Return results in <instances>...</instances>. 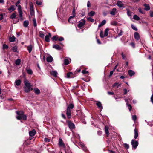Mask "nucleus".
<instances>
[{
    "instance_id": "nucleus-1",
    "label": "nucleus",
    "mask_w": 153,
    "mask_h": 153,
    "mask_svg": "<svg viewBox=\"0 0 153 153\" xmlns=\"http://www.w3.org/2000/svg\"><path fill=\"white\" fill-rule=\"evenodd\" d=\"M17 115L16 118L18 120H21L22 119L24 120H25L27 119V116L26 115L24 114L23 111H16Z\"/></svg>"
},
{
    "instance_id": "nucleus-2",
    "label": "nucleus",
    "mask_w": 153,
    "mask_h": 153,
    "mask_svg": "<svg viewBox=\"0 0 153 153\" xmlns=\"http://www.w3.org/2000/svg\"><path fill=\"white\" fill-rule=\"evenodd\" d=\"M24 83L25 85L24 91L26 92H28L33 90V88H32V85H31L30 83L27 80L25 79L24 81Z\"/></svg>"
},
{
    "instance_id": "nucleus-3",
    "label": "nucleus",
    "mask_w": 153,
    "mask_h": 153,
    "mask_svg": "<svg viewBox=\"0 0 153 153\" xmlns=\"http://www.w3.org/2000/svg\"><path fill=\"white\" fill-rule=\"evenodd\" d=\"M74 106H68L66 109V115L68 118H71V111L74 108Z\"/></svg>"
},
{
    "instance_id": "nucleus-4",
    "label": "nucleus",
    "mask_w": 153,
    "mask_h": 153,
    "mask_svg": "<svg viewBox=\"0 0 153 153\" xmlns=\"http://www.w3.org/2000/svg\"><path fill=\"white\" fill-rule=\"evenodd\" d=\"M68 126L69 128L71 130L74 129L75 128V126L74 124L70 120L67 121Z\"/></svg>"
},
{
    "instance_id": "nucleus-5",
    "label": "nucleus",
    "mask_w": 153,
    "mask_h": 153,
    "mask_svg": "<svg viewBox=\"0 0 153 153\" xmlns=\"http://www.w3.org/2000/svg\"><path fill=\"white\" fill-rule=\"evenodd\" d=\"M131 143L132 145V148H134L135 149H136L138 145V141L134 139L131 140Z\"/></svg>"
},
{
    "instance_id": "nucleus-6",
    "label": "nucleus",
    "mask_w": 153,
    "mask_h": 153,
    "mask_svg": "<svg viewBox=\"0 0 153 153\" xmlns=\"http://www.w3.org/2000/svg\"><path fill=\"white\" fill-rule=\"evenodd\" d=\"M85 23V21L84 19H82L81 21L77 25L78 27L79 28H81L84 25Z\"/></svg>"
},
{
    "instance_id": "nucleus-7",
    "label": "nucleus",
    "mask_w": 153,
    "mask_h": 153,
    "mask_svg": "<svg viewBox=\"0 0 153 153\" xmlns=\"http://www.w3.org/2000/svg\"><path fill=\"white\" fill-rule=\"evenodd\" d=\"M21 82V81L20 79L16 80L15 82V87L17 88H18L19 87H17V86H19L20 85Z\"/></svg>"
},
{
    "instance_id": "nucleus-8",
    "label": "nucleus",
    "mask_w": 153,
    "mask_h": 153,
    "mask_svg": "<svg viewBox=\"0 0 153 153\" xmlns=\"http://www.w3.org/2000/svg\"><path fill=\"white\" fill-rule=\"evenodd\" d=\"M59 145L60 146L65 147V145L63 143L62 140L61 138H59Z\"/></svg>"
},
{
    "instance_id": "nucleus-9",
    "label": "nucleus",
    "mask_w": 153,
    "mask_h": 153,
    "mask_svg": "<svg viewBox=\"0 0 153 153\" xmlns=\"http://www.w3.org/2000/svg\"><path fill=\"white\" fill-rule=\"evenodd\" d=\"M48 35H47L45 37V39L46 42H50V38L51 37V35L50 33H48Z\"/></svg>"
},
{
    "instance_id": "nucleus-10",
    "label": "nucleus",
    "mask_w": 153,
    "mask_h": 153,
    "mask_svg": "<svg viewBox=\"0 0 153 153\" xmlns=\"http://www.w3.org/2000/svg\"><path fill=\"white\" fill-rule=\"evenodd\" d=\"M71 60L69 58H65L64 60V64L65 65L68 64L71 62Z\"/></svg>"
},
{
    "instance_id": "nucleus-11",
    "label": "nucleus",
    "mask_w": 153,
    "mask_h": 153,
    "mask_svg": "<svg viewBox=\"0 0 153 153\" xmlns=\"http://www.w3.org/2000/svg\"><path fill=\"white\" fill-rule=\"evenodd\" d=\"M117 5L120 8L124 6L123 4L120 1H117Z\"/></svg>"
},
{
    "instance_id": "nucleus-12",
    "label": "nucleus",
    "mask_w": 153,
    "mask_h": 153,
    "mask_svg": "<svg viewBox=\"0 0 153 153\" xmlns=\"http://www.w3.org/2000/svg\"><path fill=\"white\" fill-rule=\"evenodd\" d=\"M16 8L15 7V6L13 5H11L10 7L8 8V10L9 11L11 12L16 10Z\"/></svg>"
},
{
    "instance_id": "nucleus-13",
    "label": "nucleus",
    "mask_w": 153,
    "mask_h": 153,
    "mask_svg": "<svg viewBox=\"0 0 153 153\" xmlns=\"http://www.w3.org/2000/svg\"><path fill=\"white\" fill-rule=\"evenodd\" d=\"M138 136V130L135 128L134 130V138L136 139Z\"/></svg>"
},
{
    "instance_id": "nucleus-14",
    "label": "nucleus",
    "mask_w": 153,
    "mask_h": 153,
    "mask_svg": "<svg viewBox=\"0 0 153 153\" xmlns=\"http://www.w3.org/2000/svg\"><path fill=\"white\" fill-rule=\"evenodd\" d=\"M36 134V131L34 129L30 131L29 132V134L30 136L33 137Z\"/></svg>"
},
{
    "instance_id": "nucleus-15",
    "label": "nucleus",
    "mask_w": 153,
    "mask_h": 153,
    "mask_svg": "<svg viewBox=\"0 0 153 153\" xmlns=\"http://www.w3.org/2000/svg\"><path fill=\"white\" fill-rule=\"evenodd\" d=\"M109 127L108 126L106 125L105 127V132L106 135L107 137H108L109 135V131L108 129Z\"/></svg>"
},
{
    "instance_id": "nucleus-16",
    "label": "nucleus",
    "mask_w": 153,
    "mask_h": 153,
    "mask_svg": "<svg viewBox=\"0 0 153 153\" xmlns=\"http://www.w3.org/2000/svg\"><path fill=\"white\" fill-rule=\"evenodd\" d=\"M116 11L117 9L116 8H114L112 9V10L110 12V13L112 16H114L116 14Z\"/></svg>"
},
{
    "instance_id": "nucleus-17",
    "label": "nucleus",
    "mask_w": 153,
    "mask_h": 153,
    "mask_svg": "<svg viewBox=\"0 0 153 153\" xmlns=\"http://www.w3.org/2000/svg\"><path fill=\"white\" fill-rule=\"evenodd\" d=\"M134 36V38L137 40H138L140 39L139 33L137 32H135Z\"/></svg>"
},
{
    "instance_id": "nucleus-18",
    "label": "nucleus",
    "mask_w": 153,
    "mask_h": 153,
    "mask_svg": "<svg viewBox=\"0 0 153 153\" xmlns=\"http://www.w3.org/2000/svg\"><path fill=\"white\" fill-rule=\"evenodd\" d=\"M50 74L51 75L53 76L54 77H56L57 76V72L55 71H52L50 72Z\"/></svg>"
},
{
    "instance_id": "nucleus-19",
    "label": "nucleus",
    "mask_w": 153,
    "mask_h": 153,
    "mask_svg": "<svg viewBox=\"0 0 153 153\" xmlns=\"http://www.w3.org/2000/svg\"><path fill=\"white\" fill-rule=\"evenodd\" d=\"M67 76L68 78H71L74 77L73 74L72 72H69L67 73Z\"/></svg>"
},
{
    "instance_id": "nucleus-20",
    "label": "nucleus",
    "mask_w": 153,
    "mask_h": 153,
    "mask_svg": "<svg viewBox=\"0 0 153 153\" xmlns=\"http://www.w3.org/2000/svg\"><path fill=\"white\" fill-rule=\"evenodd\" d=\"M144 6L145 7L144 9L147 11H148L150 10V7L149 4H144Z\"/></svg>"
},
{
    "instance_id": "nucleus-21",
    "label": "nucleus",
    "mask_w": 153,
    "mask_h": 153,
    "mask_svg": "<svg viewBox=\"0 0 153 153\" xmlns=\"http://www.w3.org/2000/svg\"><path fill=\"white\" fill-rule=\"evenodd\" d=\"M46 60L48 62H51L53 60V58L51 56H48Z\"/></svg>"
},
{
    "instance_id": "nucleus-22",
    "label": "nucleus",
    "mask_w": 153,
    "mask_h": 153,
    "mask_svg": "<svg viewBox=\"0 0 153 153\" xmlns=\"http://www.w3.org/2000/svg\"><path fill=\"white\" fill-rule=\"evenodd\" d=\"M135 72L133 71L130 70L128 71V74L130 76H133L135 74Z\"/></svg>"
},
{
    "instance_id": "nucleus-23",
    "label": "nucleus",
    "mask_w": 153,
    "mask_h": 153,
    "mask_svg": "<svg viewBox=\"0 0 153 153\" xmlns=\"http://www.w3.org/2000/svg\"><path fill=\"white\" fill-rule=\"evenodd\" d=\"M106 23V20H103L102 22L99 24L98 25V27L100 28L101 26L104 25Z\"/></svg>"
},
{
    "instance_id": "nucleus-24",
    "label": "nucleus",
    "mask_w": 153,
    "mask_h": 153,
    "mask_svg": "<svg viewBox=\"0 0 153 153\" xmlns=\"http://www.w3.org/2000/svg\"><path fill=\"white\" fill-rule=\"evenodd\" d=\"M29 6H30V11L34 10L33 5V4L32 2H30Z\"/></svg>"
},
{
    "instance_id": "nucleus-25",
    "label": "nucleus",
    "mask_w": 153,
    "mask_h": 153,
    "mask_svg": "<svg viewBox=\"0 0 153 153\" xmlns=\"http://www.w3.org/2000/svg\"><path fill=\"white\" fill-rule=\"evenodd\" d=\"M29 25V22L28 20L25 21L23 23V25L25 27H28Z\"/></svg>"
},
{
    "instance_id": "nucleus-26",
    "label": "nucleus",
    "mask_w": 153,
    "mask_h": 153,
    "mask_svg": "<svg viewBox=\"0 0 153 153\" xmlns=\"http://www.w3.org/2000/svg\"><path fill=\"white\" fill-rule=\"evenodd\" d=\"M19 18L18 19H20L21 21H22L23 20L22 18V12H19Z\"/></svg>"
},
{
    "instance_id": "nucleus-27",
    "label": "nucleus",
    "mask_w": 153,
    "mask_h": 153,
    "mask_svg": "<svg viewBox=\"0 0 153 153\" xmlns=\"http://www.w3.org/2000/svg\"><path fill=\"white\" fill-rule=\"evenodd\" d=\"M53 48L58 50H60L61 49V47L57 45H53Z\"/></svg>"
},
{
    "instance_id": "nucleus-28",
    "label": "nucleus",
    "mask_w": 153,
    "mask_h": 153,
    "mask_svg": "<svg viewBox=\"0 0 153 153\" xmlns=\"http://www.w3.org/2000/svg\"><path fill=\"white\" fill-rule=\"evenodd\" d=\"M15 39L16 38L14 36L12 37H10L9 38V41L10 42H13L15 41Z\"/></svg>"
},
{
    "instance_id": "nucleus-29",
    "label": "nucleus",
    "mask_w": 153,
    "mask_h": 153,
    "mask_svg": "<svg viewBox=\"0 0 153 153\" xmlns=\"http://www.w3.org/2000/svg\"><path fill=\"white\" fill-rule=\"evenodd\" d=\"M27 49L28 50L29 53H30L32 50V46L31 45H30L27 47Z\"/></svg>"
},
{
    "instance_id": "nucleus-30",
    "label": "nucleus",
    "mask_w": 153,
    "mask_h": 153,
    "mask_svg": "<svg viewBox=\"0 0 153 153\" xmlns=\"http://www.w3.org/2000/svg\"><path fill=\"white\" fill-rule=\"evenodd\" d=\"M126 10L127 11V14L129 16L131 17V15L133 13L130 11V10L128 9H126Z\"/></svg>"
},
{
    "instance_id": "nucleus-31",
    "label": "nucleus",
    "mask_w": 153,
    "mask_h": 153,
    "mask_svg": "<svg viewBox=\"0 0 153 153\" xmlns=\"http://www.w3.org/2000/svg\"><path fill=\"white\" fill-rule=\"evenodd\" d=\"M45 35L43 32L42 31H39V36L40 37L42 38H44V37Z\"/></svg>"
},
{
    "instance_id": "nucleus-32",
    "label": "nucleus",
    "mask_w": 153,
    "mask_h": 153,
    "mask_svg": "<svg viewBox=\"0 0 153 153\" xmlns=\"http://www.w3.org/2000/svg\"><path fill=\"white\" fill-rule=\"evenodd\" d=\"M109 29L108 28H106L104 31V36H106L108 35Z\"/></svg>"
},
{
    "instance_id": "nucleus-33",
    "label": "nucleus",
    "mask_w": 153,
    "mask_h": 153,
    "mask_svg": "<svg viewBox=\"0 0 153 153\" xmlns=\"http://www.w3.org/2000/svg\"><path fill=\"white\" fill-rule=\"evenodd\" d=\"M16 17V13H13L10 16V18L11 19H13Z\"/></svg>"
},
{
    "instance_id": "nucleus-34",
    "label": "nucleus",
    "mask_w": 153,
    "mask_h": 153,
    "mask_svg": "<svg viewBox=\"0 0 153 153\" xmlns=\"http://www.w3.org/2000/svg\"><path fill=\"white\" fill-rule=\"evenodd\" d=\"M34 90L35 93L36 94H39V93H40V91L39 89L38 88H34Z\"/></svg>"
},
{
    "instance_id": "nucleus-35",
    "label": "nucleus",
    "mask_w": 153,
    "mask_h": 153,
    "mask_svg": "<svg viewBox=\"0 0 153 153\" xmlns=\"http://www.w3.org/2000/svg\"><path fill=\"white\" fill-rule=\"evenodd\" d=\"M95 14V12L93 11H91L89 13H88V15L89 16H92Z\"/></svg>"
},
{
    "instance_id": "nucleus-36",
    "label": "nucleus",
    "mask_w": 153,
    "mask_h": 153,
    "mask_svg": "<svg viewBox=\"0 0 153 153\" xmlns=\"http://www.w3.org/2000/svg\"><path fill=\"white\" fill-rule=\"evenodd\" d=\"M20 59H17L16 60L15 63L16 65H18L20 64Z\"/></svg>"
},
{
    "instance_id": "nucleus-37",
    "label": "nucleus",
    "mask_w": 153,
    "mask_h": 153,
    "mask_svg": "<svg viewBox=\"0 0 153 153\" xmlns=\"http://www.w3.org/2000/svg\"><path fill=\"white\" fill-rule=\"evenodd\" d=\"M27 73L31 75L33 74V72L30 69H27Z\"/></svg>"
},
{
    "instance_id": "nucleus-38",
    "label": "nucleus",
    "mask_w": 153,
    "mask_h": 153,
    "mask_svg": "<svg viewBox=\"0 0 153 153\" xmlns=\"http://www.w3.org/2000/svg\"><path fill=\"white\" fill-rule=\"evenodd\" d=\"M12 50L14 52H16L17 50V48L16 46H15L12 48Z\"/></svg>"
},
{
    "instance_id": "nucleus-39",
    "label": "nucleus",
    "mask_w": 153,
    "mask_h": 153,
    "mask_svg": "<svg viewBox=\"0 0 153 153\" xmlns=\"http://www.w3.org/2000/svg\"><path fill=\"white\" fill-rule=\"evenodd\" d=\"M33 25L34 27H36L37 26L36 22V19L35 18H33Z\"/></svg>"
},
{
    "instance_id": "nucleus-40",
    "label": "nucleus",
    "mask_w": 153,
    "mask_h": 153,
    "mask_svg": "<svg viewBox=\"0 0 153 153\" xmlns=\"http://www.w3.org/2000/svg\"><path fill=\"white\" fill-rule=\"evenodd\" d=\"M133 18L135 20H139L140 19V18L137 15H134L133 16Z\"/></svg>"
},
{
    "instance_id": "nucleus-41",
    "label": "nucleus",
    "mask_w": 153,
    "mask_h": 153,
    "mask_svg": "<svg viewBox=\"0 0 153 153\" xmlns=\"http://www.w3.org/2000/svg\"><path fill=\"white\" fill-rule=\"evenodd\" d=\"M16 7H18V11L19 12H22V10L21 7L20 5H18L17 6H16Z\"/></svg>"
},
{
    "instance_id": "nucleus-42",
    "label": "nucleus",
    "mask_w": 153,
    "mask_h": 153,
    "mask_svg": "<svg viewBox=\"0 0 153 153\" xmlns=\"http://www.w3.org/2000/svg\"><path fill=\"white\" fill-rule=\"evenodd\" d=\"M123 146L124 148L127 149L129 148V145L128 144L124 143L123 144Z\"/></svg>"
},
{
    "instance_id": "nucleus-43",
    "label": "nucleus",
    "mask_w": 153,
    "mask_h": 153,
    "mask_svg": "<svg viewBox=\"0 0 153 153\" xmlns=\"http://www.w3.org/2000/svg\"><path fill=\"white\" fill-rule=\"evenodd\" d=\"M87 19L88 21H90L92 22H93L94 21V20L92 18L90 17L87 18Z\"/></svg>"
},
{
    "instance_id": "nucleus-44",
    "label": "nucleus",
    "mask_w": 153,
    "mask_h": 153,
    "mask_svg": "<svg viewBox=\"0 0 153 153\" xmlns=\"http://www.w3.org/2000/svg\"><path fill=\"white\" fill-rule=\"evenodd\" d=\"M58 39V37L57 36H54L52 38V40H53L56 41Z\"/></svg>"
},
{
    "instance_id": "nucleus-45",
    "label": "nucleus",
    "mask_w": 153,
    "mask_h": 153,
    "mask_svg": "<svg viewBox=\"0 0 153 153\" xmlns=\"http://www.w3.org/2000/svg\"><path fill=\"white\" fill-rule=\"evenodd\" d=\"M100 36L101 38H103L104 36V35H103V33L102 31H101L100 33Z\"/></svg>"
},
{
    "instance_id": "nucleus-46",
    "label": "nucleus",
    "mask_w": 153,
    "mask_h": 153,
    "mask_svg": "<svg viewBox=\"0 0 153 153\" xmlns=\"http://www.w3.org/2000/svg\"><path fill=\"white\" fill-rule=\"evenodd\" d=\"M131 27L135 31H137V27L134 25L132 24L131 25Z\"/></svg>"
},
{
    "instance_id": "nucleus-47",
    "label": "nucleus",
    "mask_w": 153,
    "mask_h": 153,
    "mask_svg": "<svg viewBox=\"0 0 153 153\" xmlns=\"http://www.w3.org/2000/svg\"><path fill=\"white\" fill-rule=\"evenodd\" d=\"M137 118V117L136 115H132V119L134 121H135L136 120Z\"/></svg>"
},
{
    "instance_id": "nucleus-48",
    "label": "nucleus",
    "mask_w": 153,
    "mask_h": 153,
    "mask_svg": "<svg viewBox=\"0 0 153 153\" xmlns=\"http://www.w3.org/2000/svg\"><path fill=\"white\" fill-rule=\"evenodd\" d=\"M81 147L84 150L86 151L87 150V148L84 145H82Z\"/></svg>"
},
{
    "instance_id": "nucleus-49",
    "label": "nucleus",
    "mask_w": 153,
    "mask_h": 153,
    "mask_svg": "<svg viewBox=\"0 0 153 153\" xmlns=\"http://www.w3.org/2000/svg\"><path fill=\"white\" fill-rule=\"evenodd\" d=\"M3 48L4 49H7L8 48V46L5 44H3Z\"/></svg>"
},
{
    "instance_id": "nucleus-50",
    "label": "nucleus",
    "mask_w": 153,
    "mask_h": 153,
    "mask_svg": "<svg viewBox=\"0 0 153 153\" xmlns=\"http://www.w3.org/2000/svg\"><path fill=\"white\" fill-rule=\"evenodd\" d=\"M44 141L46 142H50V140L48 138H44Z\"/></svg>"
},
{
    "instance_id": "nucleus-51",
    "label": "nucleus",
    "mask_w": 153,
    "mask_h": 153,
    "mask_svg": "<svg viewBox=\"0 0 153 153\" xmlns=\"http://www.w3.org/2000/svg\"><path fill=\"white\" fill-rule=\"evenodd\" d=\"M36 4L38 5H41L42 4V2H41L38 1H36Z\"/></svg>"
},
{
    "instance_id": "nucleus-52",
    "label": "nucleus",
    "mask_w": 153,
    "mask_h": 153,
    "mask_svg": "<svg viewBox=\"0 0 153 153\" xmlns=\"http://www.w3.org/2000/svg\"><path fill=\"white\" fill-rule=\"evenodd\" d=\"M123 34V31L122 30H120V33H118V37H120V36H122Z\"/></svg>"
},
{
    "instance_id": "nucleus-53",
    "label": "nucleus",
    "mask_w": 153,
    "mask_h": 153,
    "mask_svg": "<svg viewBox=\"0 0 153 153\" xmlns=\"http://www.w3.org/2000/svg\"><path fill=\"white\" fill-rule=\"evenodd\" d=\"M88 71L85 70H83L82 71V73L84 74H86L88 73Z\"/></svg>"
},
{
    "instance_id": "nucleus-54",
    "label": "nucleus",
    "mask_w": 153,
    "mask_h": 153,
    "mask_svg": "<svg viewBox=\"0 0 153 153\" xmlns=\"http://www.w3.org/2000/svg\"><path fill=\"white\" fill-rule=\"evenodd\" d=\"M123 91H124V94L125 95L126 94V93H127V92H129V90H128L127 91V89H124Z\"/></svg>"
},
{
    "instance_id": "nucleus-55",
    "label": "nucleus",
    "mask_w": 153,
    "mask_h": 153,
    "mask_svg": "<svg viewBox=\"0 0 153 153\" xmlns=\"http://www.w3.org/2000/svg\"><path fill=\"white\" fill-rule=\"evenodd\" d=\"M102 132L101 131H97V134L99 135L100 136L102 135Z\"/></svg>"
},
{
    "instance_id": "nucleus-56",
    "label": "nucleus",
    "mask_w": 153,
    "mask_h": 153,
    "mask_svg": "<svg viewBox=\"0 0 153 153\" xmlns=\"http://www.w3.org/2000/svg\"><path fill=\"white\" fill-rule=\"evenodd\" d=\"M30 14L31 16H33L34 14V10L30 11Z\"/></svg>"
},
{
    "instance_id": "nucleus-57",
    "label": "nucleus",
    "mask_w": 153,
    "mask_h": 153,
    "mask_svg": "<svg viewBox=\"0 0 153 153\" xmlns=\"http://www.w3.org/2000/svg\"><path fill=\"white\" fill-rule=\"evenodd\" d=\"M114 71L113 70L110 71V73L109 75L110 77L112 76V74L113 73V72Z\"/></svg>"
},
{
    "instance_id": "nucleus-58",
    "label": "nucleus",
    "mask_w": 153,
    "mask_h": 153,
    "mask_svg": "<svg viewBox=\"0 0 153 153\" xmlns=\"http://www.w3.org/2000/svg\"><path fill=\"white\" fill-rule=\"evenodd\" d=\"M87 6L88 7H89L91 6V3L89 1H88L87 2Z\"/></svg>"
},
{
    "instance_id": "nucleus-59",
    "label": "nucleus",
    "mask_w": 153,
    "mask_h": 153,
    "mask_svg": "<svg viewBox=\"0 0 153 153\" xmlns=\"http://www.w3.org/2000/svg\"><path fill=\"white\" fill-rule=\"evenodd\" d=\"M21 0H18V1L15 3L16 6H17V5H19V4L20 3Z\"/></svg>"
},
{
    "instance_id": "nucleus-60",
    "label": "nucleus",
    "mask_w": 153,
    "mask_h": 153,
    "mask_svg": "<svg viewBox=\"0 0 153 153\" xmlns=\"http://www.w3.org/2000/svg\"><path fill=\"white\" fill-rule=\"evenodd\" d=\"M122 56V59H126V56L123 54V53H122L121 54Z\"/></svg>"
},
{
    "instance_id": "nucleus-61",
    "label": "nucleus",
    "mask_w": 153,
    "mask_h": 153,
    "mask_svg": "<svg viewBox=\"0 0 153 153\" xmlns=\"http://www.w3.org/2000/svg\"><path fill=\"white\" fill-rule=\"evenodd\" d=\"M98 108L101 111L103 109L102 106H97Z\"/></svg>"
},
{
    "instance_id": "nucleus-62",
    "label": "nucleus",
    "mask_w": 153,
    "mask_h": 153,
    "mask_svg": "<svg viewBox=\"0 0 153 153\" xmlns=\"http://www.w3.org/2000/svg\"><path fill=\"white\" fill-rule=\"evenodd\" d=\"M96 105H102L101 103L100 102L97 101L96 102Z\"/></svg>"
},
{
    "instance_id": "nucleus-63",
    "label": "nucleus",
    "mask_w": 153,
    "mask_h": 153,
    "mask_svg": "<svg viewBox=\"0 0 153 153\" xmlns=\"http://www.w3.org/2000/svg\"><path fill=\"white\" fill-rule=\"evenodd\" d=\"M59 41H62L64 40V38L63 37H61L59 38H58V39Z\"/></svg>"
},
{
    "instance_id": "nucleus-64",
    "label": "nucleus",
    "mask_w": 153,
    "mask_h": 153,
    "mask_svg": "<svg viewBox=\"0 0 153 153\" xmlns=\"http://www.w3.org/2000/svg\"><path fill=\"white\" fill-rule=\"evenodd\" d=\"M151 100L153 104V93L152 94L151 98Z\"/></svg>"
}]
</instances>
